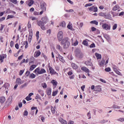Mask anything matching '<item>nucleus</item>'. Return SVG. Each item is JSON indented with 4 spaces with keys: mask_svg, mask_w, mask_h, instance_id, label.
Returning <instances> with one entry per match:
<instances>
[{
    "mask_svg": "<svg viewBox=\"0 0 124 124\" xmlns=\"http://www.w3.org/2000/svg\"><path fill=\"white\" fill-rule=\"evenodd\" d=\"M68 40L69 39L67 37L64 38V39L62 40L61 45L63 46L64 49H67L69 47L70 43Z\"/></svg>",
    "mask_w": 124,
    "mask_h": 124,
    "instance_id": "1",
    "label": "nucleus"
},
{
    "mask_svg": "<svg viewBox=\"0 0 124 124\" xmlns=\"http://www.w3.org/2000/svg\"><path fill=\"white\" fill-rule=\"evenodd\" d=\"M33 73L36 74L37 76H38L39 75H42L46 73V70L44 68H41L40 69L39 67L34 70Z\"/></svg>",
    "mask_w": 124,
    "mask_h": 124,
    "instance_id": "2",
    "label": "nucleus"
},
{
    "mask_svg": "<svg viewBox=\"0 0 124 124\" xmlns=\"http://www.w3.org/2000/svg\"><path fill=\"white\" fill-rule=\"evenodd\" d=\"M48 68L49 70V74H51V76L56 75L57 77L59 76V74L55 70L51 67L50 65L48 66Z\"/></svg>",
    "mask_w": 124,
    "mask_h": 124,
    "instance_id": "3",
    "label": "nucleus"
},
{
    "mask_svg": "<svg viewBox=\"0 0 124 124\" xmlns=\"http://www.w3.org/2000/svg\"><path fill=\"white\" fill-rule=\"evenodd\" d=\"M102 27L105 30H107V31L110 30L111 29V24L104 23L102 24Z\"/></svg>",
    "mask_w": 124,
    "mask_h": 124,
    "instance_id": "4",
    "label": "nucleus"
},
{
    "mask_svg": "<svg viewBox=\"0 0 124 124\" xmlns=\"http://www.w3.org/2000/svg\"><path fill=\"white\" fill-rule=\"evenodd\" d=\"M45 23L44 22H43L42 21L40 20L39 21L37 22V24L39 26H40L41 27V28L45 31L46 30V28H45Z\"/></svg>",
    "mask_w": 124,
    "mask_h": 124,
    "instance_id": "5",
    "label": "nucleus"
},
{
    "mask_svg": "<svg viewBox=\"0 0 124 124\" xmlns=\"http://www.w3.org/2000/svg\"><path fill=\"white\" fill-rule=\"evenodd\" d=\"M58 38L59 41H62L63 38V32L62 31H60L58 33Z\"/></svg>",
    "mask_w": 124,
    "mask_h": 124,
    "instance_id": "6",
    "label": "nucleus"
},
{
    "mask_svg": "<svg viewBox=\"0 0 124 124\" xmlns=\"http://www.w3.org/2000/svg\"><path fill=\"white\" fill-rule=\"evenodd\" d=\"M7 56L6 54H3L2 55H0V63L3 62V60H4V59L6 58Z\"/></svg>",
    "mask_w": 124,
    "mask_h": 124,
    "instance_id": "7",
    "label": "nucleus"
},
{
    "mask_svg": "<svg viewBox=\"0 0 124 124\" xmlns=\"http://www.w3.org/2000/svg\"><path fill=\"white\" fill-rule=\"evenodd\" d=\"M40 6H41V9L42 10L46 11V4L45 2L41 3V5H40Z\"/></svg>",
    "mask_w": 124,
    "mask_h": 124,
    "instance_id": "8",
    "label": "nucleus"
},
{
    "mask_svg": "<svg viewBox=\"0 0 124 124\" xmlns=\"http://www.w3.org/2000/svg\"><path fill=\"white\" fill-rule=\"evenodd\" d=\"M81 70L86 73H90V70L85 66H82L81 67Z\"/></svg>",
    "mask_w": 124,
    "mask_h": 124,
    "instance_id": "9",
    "label": "nucleus"
},
{
    "mask_svg": "<svg viewBox=\"0 0 124 124\" xmlns=\"http://www.w3.org/2000/svg\"><path fill=\"white\" fill-rule=\"evenodd\" d=\"M105 63V61L104 59H102L100 62H98L99 66L101 67H103Z\"/></svg>",
    "mask_w": 124,
    "mask_h": 124,
    "instance_id": "10",
    "label": "nucleus"
},
{
    "mask_svg": "<svg viewBox=\"0 0 124 124\" xmlns=\"http://www.w3.org/2000/svg\"><path fill=\"white\" fill-rule=\"evenodd\" d=\"M120 8V6L118 4H117L113 7L112 11H116L118 10V11L119 12L121 11V10H119Z\"/></svg>",
    "mask_w": 124,
    "mask_h": 124,
    "instance_id": "11",
    "label": "nucleus"
},
{
    "mask_svg": "<svg viewBox=\"0 0 124 124\" xmlns=\"http://www.w3.org/2000/svg\"><path fill=\"white\" fill-rule=\"evenodd\" d=\"M41 54V52L40 51V50L35 51L34 52V57L35 58H38V57H39L40 56Z\"/></svg>",
    "mask_w": 124,
    "mask_h": 124,
    "instance_id": "12",
    "label": "nucleus"
},
{
    "mask_svg": "<svg viewBox=\"0 0 124 124\" xmlns=\"http://www.w3.org/2000/svg\"><path fill=\"white\" fill-rule=\"evenodd\" d=\"M16 83L18 85H21L23 83V82L20 78H18L16 79Z\"/></svg>",
    "mask_w": 124,
    "mask_h": 124,
    "instance_id": "13",
    "label": "nucleus"
},
{
    "mask_svg": "<svg viewBox=\"0 0 124 124\" xmlns=\"http://www.w3.org/2000/svg\"><path fill=\"white\" fill-rule=\"evenodd\" d=\"M41 20H42V22L45 24H46L48 21V19L47 16H44L42 17Z\"/></svg>",
    "mask_w": 124,
    "mask_h": 124,
    "instance_id": "14",
    "label": "nucleus"
},
{
    "mask_svg": "<svg viewBox=\"0 0 124 124\" xmlns=\"http://www.w3.org/2000/svg\"><path fill=\"white\" fill-rule=\"evenodd\" d=\"M102 91V89L101 86L98 85L95 87L94 91L95 92H101Z\"/></svg>",
    "mask_w": 124,
    "mask_h": 124,
    "instance_id": "15",
    "label": "nucleus"
},
{
    "mask_svg": "<svg viewBox=\"0 0 124 124\" xmlns=\"http://www.w3.org/2000/svg\"><path fill=\"white\" fill-rule=\"evenodd\" d=\"M59 60L62 62V63H64L65 62V60L63 59V57L61 55H58Z\"/></svg>",
    "mask_w": 124,
    "mask_h": 124,
    "instance_id": "16",
    "label": "nucleus"
},
{
    "mask_svg": "<svg viewBox=\"0 0 124 124\" xmlns=\"http://www.w3.org/2000/svg\"><path fill=\"white\" fill-rule=\"evenodd\" d=\"M95 56L97 60H100L102 59V55L100 54H99L98 53H95Z\"/></svg>",
    "mask_w": 124,
    "mask_h": 124,
    "instance_id": "17",
    "label": "nucleus"
},
{
    "mask_svg": "<svg viewBox=\"0 0 124 124\" xmlns=\"http://www.w3.org/2000/svg\"><path fill=\"white\" fill-rule=\"evenodd\" d=\"M52 92V89L51 88H48L46 90V93L48 95H50Z\"/></svg>",
    "mask_w": 124,
    "mask_h": 124,
    "instance_id": "18",
    "label": "nucleus"
},
{
    "mask_svg": "<svg viewBox=\"0 0 124 124\" xmlns=\"http://www.w3.org/2000/svg\"><path fill=\"white\" fill-rule=\"evenodd\" d=\"M5 97L2 96L0 97V103L1 104H3L5 102Z\"/></svg>",
    "mask_w": 124,
    "mask_h": 124,
    "instance_id": "19",
    "label": "nucleus"
},
{
    "mask_svg": "<svg viewBox=\"0 0 124 124\" xmlns=\"http://www.w3.org/2000/svg\"><path fill=\"white\" fill-rule=\"evenodd\" d=\"M85 64L86 66H93V63H92V62H91L90 61H86V62H85Z\"/></svg>",
    "mask_w": 124,
    "mask_h": 124,
    "instance_id": "20",
    "label": "nucleus"
},
{
    "mask_svg": "<svg viewBox=\"0 0 124 124\" xmlns=\"http://www.w3.org/2000/svg\"><path fill=\"white\" fill-rule=\"evenodd\" d=\"M72 67L75 70L78 69V66L74 63H72Z\"/></svg>",
    "mask_w": 124,
    "mask_h": 124,
    "instance_id": "21",
    "label": "nucleus"
},
{
    "mask_svg": "<svg viewBox=\"0 0 124 124\" xmlns=\"http://www.w3.org/2000/svg\"><path fill=\"white\" fill-rule=\"evenodd\" d=\"M56 48L57 50H59L60 52L62 51V48L60 45H57L56 46Z\"/></svg>",
    "mask_w": 124,
    "mask_h": 124,
    "instance_id": "22",
    "label": "nucleus"
},
{
    "mask_svg": "<svg viewBox=\"0 0 124 124\" xmlns=\"http://www.w3.org/2000/svg\"><path fill=\"white\" fill-rule=\"evenodd\" d=\"M38 92L41 94V96L43 97L44 96V93L43 90L41 89H39Z\"/></svg>",
    "mask_w": 124,
    "mask_h": 124,
    "instance_id": "23",
    "label": "nucleus"
},
{
    "mask_svg": "<svg viewBox=\"0 0 124 124\" xmlns=\"http://www.w3.org/2000/svg\"><path fill=\"white\" fill-rule=\"evenodd\" d=\"M36 67V65L35 64H32L31 65L30 69H29L30 71H33Z\"/></svg>",
    "mask_w": 124,
    "mask_h": 124,
    "instance_id": "24",
    "label": "nucleus"
},
{
    "mask_svg": "<svg viewBox=\"0 0 124 124\" xmlns=\"http://www.w3.org/2000/svg\"><path fill=\"white\" fill-rule=\"evenodd\" d=\"M114 71L118 75L122 76L121 73L116 68L114 69Z\"/></svg>",
    "mask_w": 124,
    "mask_h": 124,
    "instance_id": "25",
    "label": "nucleus"
},
{
    "mask_svg": "<svg viewBox=\"0 0 124 124\" xmlns=\"http://www.w3.org/2000/svg\"><path fill=\"white\" fill-rule=\"evenodd\" d=\"M28 2H29V3L28 4V5L30 7L32 6L34 3V1L33 0H30Z\"/></svg>",
    "mask_w": 124,
    "mask_h": 124,
    "instance_id": "26",
    "label": "nucleus"
},
{
    "mask_svg": "<svg viewBox=\"0 0 124 124\" xmlns=\"http://www.w3.org/2000/svg\"><path fill=\"white\" fill-rule=\"evenodd\" d=\"M35 77H36V75L33 73L31 74L29 76V78L31 79H34L35 78Z\"/></svg>",
    "mask_w": 124,
    "mask_h": 124,
    "instance_id": "27",
    "label": "nucleus"
},
{
    "mask_svg": "<svg viewBox=\"0 0 124 124\" xmlns=\"http://www.w3.org/2000/svg\"><path fill=\"white\" fill-rule=\"evenodd\" d=\"M51 83L54 85L57 86V81L54 79H53L51 81Z\"/></svg>",
    "mask_w": 124,
    "mask_h": 124,
    "instance_id": "28",
    "label": "nucleus"
},
{
    "mask_svg": "<svg viewBox=\"0 0 124 124\" xmlns=\"http://www.w3.org/2000/svg\"><path fill=\"white\" fill-rule=\"evenodd\" d=\"M23 45L25 46V48L27 49L28 47V41H24V43H23Z\"/></svg>",
    "mask_w": 124,
    "mask_h": 124,
    "instance_id": "29",
    "label": "nucleus"
},
{
    "mask_svg": "<svg viewBox=\"0 0 124 124\" xmlns=\"http://www.w3.org/2000/svg\"><path fill=\"white\" fill-rule=\"evenodd\" d=\"M29 37H32L33 33H32V29H29Z\"/></svg>",
    "mask_w": 124,
    "mask_h": 124,
    "instance_id": "30",
    "label": "nucleus"
},
{
    "mask_svg": "<svg viewBox=\"0 0 124 124\" xmlns=\"http://www.w3.org/2000/svg\"><path fill=\"white\" fill-rule=\"evenodd\" d=\"M82 45L85 46H88V42L86 40H83L82 42Z\"/></svg>",
    "mask_w": 124,
    "mask_h": 124,
    "instance_id": "31",
    "label": "nucleus"
},
{
    "mask_svg": "<svg viewBox=\"0 0 124 124\" xmlns=\"http://www.w3.org/2000/svg\"><path fill=\"white\" fill-rule=\"evenodd\" d=\"M34 109L36 110L35 115H36L38 111V110L37 109V108L36 107H32L31 108V110H33Z\"/></svg>",
    "mask_w": 124,
    "mask_h": 124,
    "instance_id": "32",
    "label": "nucleus"
},
{
    "mask_svg": "<svg viewBox=\"0 0 124 124\" xmlns=\"http://www.w3.org/2000/svg\"><path fill=\"white\" fill-rule=\"evenodd\" d=\"M60 122L62 124H67V122L66 121L64 120L63 119H61L60 120Z\"/></svg>",
    "mask_w": 124,
    "mask_h": 124,
    "instance_id": "33",
    "label": "nucleus"
},
{
    "mask_svg": "<svg viewBox=\"0 0 124 124\" xmlns=\"http://www.w3.org/2000/svg\"><path fill=\"white\" fill-rule=\"evenodd\" d=\"M60 26L61 27H65L66 26V23L64 21H62V22L60 23Z\"/></svg>",
    "mask_w": 124,
    "mask_h": 124,
    "instance_id": "34",
    "label": "nucleus"
},
{
    "mask_svg": "<svg viewBox=\"0 0 124 124\" xmlns=\"http://www.w3.org/2000/svg\"><path fill=\"white\" fill-rule=\"evenodd\" d=\"M51 110L52 113L53 114L55 113L56 112L55 108H53V107H51Z\"/></svg>",
    "mask_w": 124,
    "mask_h": 124,
    "instance_id": "35",
    "label": "nucleus"
},
{
    "mask_svg": "<svg viewBox=\"0 0 124 124\" xmlns=\"http://www.w3.org/2000/svg\"><path fill=\"white\" fill-rule=\"evenodd\" d=\"M78 44V42L77 40H76L74 43L73 42V46H77Z\"/></svg>",
    "mask_w": 124,
    "mask_h": 124,
    "instance_id": "36",
    "label": "nucleus"
},
{
    "mask_svg": "<svg viewBox=\"0 0 124 124\" xmlns=\"http://www.w3.org/2000/svg\"><path fill=\"white\" fill-rule=\"evenodd\" d=\"M41 85L44 89H46L47 88V85H46V83H42L41 84Z\"/></svg>",
    "mask_w": 124,
    "mask_h": 124,
    "instance_id": "37",
    "label": "nucleus"
},
{
    "mask_svg": "<svg viewBox=\"0 0 124 124\" xmlns=\"http://www.w3.org/2000/svg\"><path fill=\"white\" fill-rule=\"evenodd\" d=\"M13 13V14H16V13L15 12L12 11H10V9H8L7 10L6 13Z\"/></svg>",
    "mask_w": 124,
    "mask_h": 124,
    "instance_id": "38",
    "label": "nucleus"
},
{
    "mask_svg": "<svg viewBox=\"0 0 124 124\" xmlns=\"http://www.w3.org/2000/svg\"><path fill=\"white\" fill-rule=\"evenodd\" d=\"M58 91L56 90L55 91H53L52 93V96H55L58 94Z\"/></svg>",
    "mask_w": 124,
    "mask_h": 124,
    "instance_id": "39",
    "label": "nucleus"
},
{
    "mask_svg": "<svg viewBox=\"0 0 124 124\" xmlns=\"http://www.w3.org/2000/svg\"><path fill=\"white\" fill-rule=\"evenodd\" d=\"M94 8V6H93L89 8H88V10H89L90 12L93 11Z\"/></svg>",
    "mask_w": 124,
    "mask_h": 124,
    "instance_id": "40",
    "label": "nucleus"
},
{
    "mask_svg": "<svg viewBox=\"0 0 124 124\" xmlns=\"http://www.w3.org/2000/svg\"><path fill=\"white\" fill-rule=\"evenodd\" d=\"M91 23L94 24L95 25H98V22L97 21H96V20L91 21Z\"/></svg>",
    "mask_w": 124,
    "mask_h": 124,
    "instance_id": "41",
    "label": "nucleus"
},
{
    "mask_svg": "<svg viewBox=\"0 0 124 124\" xmlns=\"http://www.w3.org/2000/svg\"><path fill=\"white\" fill-rule=\"evenodd\" d=\"M98 15L100 16H106V14L105 13H102V12L99 13L98 14Z\"/></svg>",
    "mask_w": 124,
    "mask_h": 124,
    "instance_id": "42",
    "label": "nucleus"
},
{
    "mask_svg": "<svg viewBox=\"0 0 124 124\" xmlns=\"http://www.w3.org/2000/svg\"><path fill=\"white\" fill-rule=\"evenodd\" d=\"M5 26L4 25H3V24H0V31H2V30H3V29L4 28Z\"/></svg>",
    "mask_w": 124,
    "mask_h": 124,
    "instance_id": "43",
    "label": "nucleus"
},
{
    "mask_svg": "<svg viewBox=\"0 0 124 124\" xmlns=\"http://www.w3.org/2000/svg\"><path fill=\"white\" fill-rule=\"evenodd\" d=\"M105 71L107 72H109L111 71V68L110 67H107L105 69Z\"/></svg>",
    "mask_w": 124,
    "mask_h": 124,
    "instance_id": "44",
    "label": "nucleus"
},
{
    "mask_svg": "<svg viewBox=\"0 0 124 124\" xmlns=\"http://www.w3.org/2000/svg\"><path fill=\"white\" fill-rule=\"evenodd\" d=\"M39 31H37L36 33V38L37 40H38L39 38Z\"/></svg>",
    "mask_w": 124,
    "mask_h": 124,
    "instance_id": "45",
    "label": "nucleus"
},
{
    "mask_svg": "<svg viewBox=\"0 0 124 124\" xmlns=\"http://www.w3.org/2000/svg\"><path fill=\"white\" fill-rule=\"evenodd\" d=\"M27 27L29 29H31V24L30 23V21H29L28 23V25H27Z\"/></svg>",
    "mask_w": 124,
    "mask_h": 124,
    "instance_id": "46",
    "label": "nucleus"
},
{
    "mask_svg": "<svg viewBox=\"0 0 124 124\" xmlns=\"http://www.w3.org/2000/svg\"><path fill=\"white\" fill-rule=\"evenodd\" d=\"M10 1L14 4H16L17 3V0H10Z\"/></svg>",
    "mask_w": 124,
    "mask_h": 124,
    "instance_id": "47",
    "label": "nucleus"
},
{
    "mask_svg": "<svg viewBox=\"0 0 124 124\" xmlns=\"http://www.w3.org/2000/svg\"><path fill=\"white\" fill-rule=\"evenodd\" d=\"M90 112H91L89 111V112L87 113V117H88V119H91V114Z\"/></svg>",
    "mask_w": 124,
    "mask_h": 124,
    "instance_id": "48",
    "label": "nucleus"
},
{
    "mask_svg": "<svg viewBox=\"0 0 124 124\" xmlns=\"http://www.w3.org/2000/svg\"><path fill=\"white\" fill-rule=\"evenodd\" d=\"M14 16L13 15H8L7 17V19L14 18Z\"/></svg>",
    "mask_w": 124,
    "mask_h": 124,
    "instance_id": "49",
    "label": "nucleus"
},
{
    "mask_svg": "<svg viewBox=\"0 0 124 124\" xmlns=\"http://www.w3.org/2000/svg\"><path fill=\"white\" fill-rule=\"evenodd\" d=\"M117 24H115L113 26V27H112V29L113 30H116L117 28Z\"/></svg>",
    "mask_w": 124,
    "mask_h": 124,
    "instance_id": "50",
    "label": "nucleus"
},
{
    "mask_svg": "<svg viewBox=\"0 0 124 124\" xmlns=\"http://www.w3.org/2000/svg\"><path fill=\"white\" fill-rule=\"evenodd\" d=\"M10 65L11 66H15V67H16L17 66V64L15 62H14V63H10Z\"/></svg>",
    "mask_w": 124,
    "mask_h": 124,
    "instance_id": "51",
    "label": "nucleus"
},
{
    "mask_svg": "<svg viewBox=\"0 0 124 124\" xmlns=\"http://www.w3.org/2000/svg\"><path fill=\"white\" fill-rule=\"evenodd\" d=\"M24 71L23 70H21L19 71V76H21L23 75V74L24 73Z\"/></svg>",
    "mask_w": 124,
    "mask_h": 124,
    "instance_id": "52",
    "label": "nucleus"
},
{
    "mask_svg": "<svg viewBox=\"0 0 124 124\" xmlns=\"http://www.w3.org/2000/svg\"><path fill=\"white\" fill-rule=\"evenodd\" d=\"M105 38H106V39H109V36L107 34H105L104 35Z\"/></svg>",
    "mask_w": 124,
    "mask_h": 124,
    "instance_id": "53",
    "label": "nucleus"
},
{
    "mask_svg": "<svg viewBox=\"0 0 124 124\" xmlns=\"http://www.w3.org/2000/svg\"><path fill=\"white\" fill-rule=\"evenodd\" d=\"M93 12H98V8L97 7H94L93 10Z\"/></svg>",
    "mask_w": 124,
    "mask_h": 124,
    "instance_id": "54",
    "label": "nucleus"
},
{
    "mask_svg": "<svg viewBox=\"0 0 124 124\" xmlns=\"http://www.w3.org/2000/svg\"><path fill=\"white\" fill-rule=\"evenodd\" d=\"M67 27H68L69 29H70V30L72 29V26L71 25L70 23H69V24H68V26H67Z\"/></svg>",
    "mask_w": 124,
    "mask_h": 124,
    "instance_id": "55",
    "label": "nucleus"
},
{
    "mask_svg": "<svg viewBox=\"0 0 124 124\" xmlns=\"http://www.w3.org/2000/svg\"><path fill=\"white\" fill-rule=\"evenodd\" d=\"M30 74V72L29 71H27L25 73V75H26V77H28Z\"/></svg>",
    "mask_w": 124,
    "mask_h": 124,
    "instance_id": "56",
    "label": "nucleus"
},
{
    "mask_svg": "<svg viewBox=\"0 0 124 124\" xmlns=\"http://www.w3.org/2000/svg\"><path fill=\"white\" fill-rule=\"evenodd\" d=\"M91 30H92V31H96V28H95V27H92L91 28Z\"/></svg>",
    "mask_w": 124,
    "mask_h": 124,
    "instance_id": "57",
    "label": "nucleus"
},
{
    "mask_svg": "<svg viewBox=\"0 0 124 124\" xmlns=\"http://www.w3.org/2000/svg\"><path fill=\"white\" fill-rule=\"evenodd\" d=\"M92 5H93V4H91V3L86 4L85 5V7H87L88 6H91Z\"/></svg>",
    "mask_w": 124,
    "mask_h": 124,
    "instance_id": "58",
    "label": "nucleus"
},
{
    "mask_svg": "<svg viewBox=\"0 0 124 124\" xmlns=\"http://www.w3.org/2000/svg\"><path fill=\"white\" fill-rule=\"evenodd\" d=\"M117 121L123 122L124 121V118H121L117 120Z\"/></svg>",
    "mask_w": 124,
    "mask_h": 124,
    "instance_id": "59",
    "label": "nucleus"
},
{
    "mask_svg": "<svg viewBox=\"0 0 124 124\" xmlns=\"http://www.w3.org/2000/svg\"><path fill=\"white\" fill-rule=\"evenodd\" d=\"M34 60V58L33 57H31V58L30 59V61L31 62H33Z\"/></svg>",
    "mask_w": 124,
    "mask_h": 124,
    "instance_id": "60",
    "label": "nucleus"
},
{
    "mask_svg": "<svg viewBox=\"0 0 124 124\" xmlns=\"http://www.w3.org/2000/svg\"><path fill=\"white\" fill-rule=\"evenodd\" d=\"M14 46V43L13 41H11L10 42V46L11 47H13Z\"/></svg>",
    "mask_w": 124,
    "mask_h": 124,
    "instance_id": "61",
    "label": "nucleus"
},
{
    "mask_svg": "<svg viewBox=\"0 0 124 124\" xmlns=\"http://www.w3.org/2000/svg\"><path fill=\"white\" fill-rule=\"evenodd\" d=\"M46 33L48 34H51V30L50 29H49L47 31H46Z\"/></svg>",
    "mask_w": 124,
    "mask_h": 124,
    "instance_id": "62",
    "label": "nucleus"
},
{
    "mask_svg": "<svg viewBox=\"0 0 124 124\" xmlns=\"http://www.w3.org/2000/svg\"><path fill=\"white\" fill-rule=\"evenodd\" d=\"M26 100H27L28 101H30V100H31V97H29V96H27V97H26Z\"/></svg>",
    "mask_w": 124,
    "mask_h": 124,
    "instance_id": "63",
    "label": "nucleus"
},
{
    "mask_svg": "<svg viewBox=\"0 0 124 124\" xmlns=\"http://www.w3.org/2000/svg\"><path fill=\"white\" fill-rule=\"evenodd\" d=\"M23 115L25 116H27L28 115V112L27 111V110H25L24 112V114Z\"/></svg>",
    "mask_w": 124,
    "mask_h": 124,
    "instance_id": "64",
    "label": "nucleus"
}]
</instances>
